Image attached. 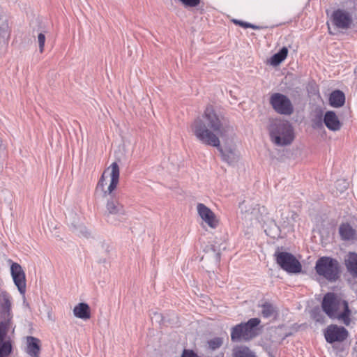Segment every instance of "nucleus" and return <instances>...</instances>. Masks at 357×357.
Masks as SVG:
<instances>
[{"mask_svg":"<svg viewBox=\"0 0 357 357\" xmlns=\"http://www.w3.org/2000/svg\"><path fill=\"white\" fill-rule=\"evenodd\" d=\"M194 135L202 144L217 148L222 160L234 164L237 155L234 151H223L220 139H227L232 133V128L223 123L212 107H207L202 116L196 118L191 125Z\"/></svg>","mask_w":357,"mask_h":357,"instance_id":"nucleus-1","label":"nucleus"},{"mask_svg":"<svg viewBox=\"0 0 357 357\" xmlns=\"http://www.w3.org/2000/svg\"><path fill=\"white\" fill-rule=\"evenodd\" d=\"M321 307L331 319H336L346 326L350 324L351 312L348 302L338 297L334 293H327L324 296Z\"/></svg>","mask_w":357,"mask_h":357,"instance_id":"nucleus-2","label":"nucleus"},{"mask_svg":"<svg viewBox=\"0 0 357 357\" xmlns=\"http://www.w3.org/2000/svg\"><path fill=\"white\" fill-rule=\"evenodd\" d=\"M269 134L271 142L276 146H287L294 140L293 129L287 121H273L269 127Z\"/></svg>","mask_w":357,"mask_h":357,"instance_id":"nucleus-3","label":"nucleus"},{"mask_svg":"<svg viewBox=\"0 0 357 357\" xmlns=\"http://www.w3.org/2000/svg\"><path fill=\"white\" fill-rule=\"evenodd\" d=\"M332 24L340 29H348L357 26V3L352 7L337 8L335 10L331 17Z\"/></svg>","mask_w":357,"mask_h":357,"instance_id":"nucleus-4","label":"nucleus"},{"mask_svg":"<svg viewBox=\"0 0 357 357\" xmlns=\"http://www.w3.org/2000/svg\"><path fill=\"white\" fill-rule=\"evenodd\" d=\"M261 321L258 318H252L247 322L241 323L231 328V340L232 342L250 341L257 335V326Z\"/></svg>","mask_w":357,"mask_h":357,"instance_id":"nucleus-5","label":"nucleus"},{"mask_svg":"<svg viewBox=\"0 0 357 357\" xmlns=\"http://www.w3.org/2000/svg\"><path fill=\"white\" fill-rule=\"evenodd\" d=\"M104 215L107 223L119 226L126 220L127 212L118 197H111L107 201Z\"/></svg>","mask_w":357,"mask_h":357,"instance_id":"nucleus-6","label":"nucleus"},{"mask_svg":"<svg viewBox=\"0 0 357 357\" xmlns=\"http://www.w3.org/2000/svg\"><path fill=\"white\" fill-rule=\"evenodd\" d=\"M315 270L319 275L330 282H335L340 278L339 262L328 257L319 258L316 262Z\"/></svg>","mask_w":357,"mask_h":357,"instance_id":"nucleus-7","label":"nucleus"},{"mask_svg":"<svg viewBox=\"0 0 357 357\" xmlns=\"http://www.w3.org/2000/svg\"><path fill=\"white\" fill-rule=\"evenodd\" d=\"M239 207L242 215L241 218L248 226L263 221L264 216L267 214L266 208L257 204L244 201L240 204Z\"/></svg>","mask_w":357,"mask_h":357,"instance_id":"nucleus-8","label":"nucleus"},{"mask_svg":"<svg viewBox=\"0 0 357 357\" xmlns=\"http://www.w3.org/2000/svg\"><path fill=\"white\" fill-rule=\"evenodd\" d=\"M277 264L285 271L289 273H298L301 271V264L296 258L287 252H275Z\"/></svg>","mask_w":357,"mask_h":357,"instance_id":"nucleus-9","label":"nucleus"},{"mask_svg":"<svg viewBox=\"0 0 357 357\" xmlns=\"http://www.w3.org/2000/svg\"><path fill=\"white\" fill-rule=\"evenodd\" d=\"M11 296L5 291H0V326L10 327L13 314L11 312Z\"/></svg>","mask_w":357,"mask_h":357,"instance_id":"nucleus-10","label":"nucleus"},{"mask_svg":"<svg viewBox=\"0 0 357 357\" xmlns=\"http://www.w3.org/2000/svg\"><path fill=\"white\" fill-rule=\"evenodd\" d=\"M270 104L278 114L290 115L294 112L291 100L284 94L275 93L270 98Z\"/></svg>","mask_w":357,"mask_h":357,"instance_id":"nucleus-11","label":"nucleus"},{"mask_svg":"<svg viewBox=\"0 0 357 357\" xmlns=\"http://www.w3.org/2000/svg\"><path fill=\"white\" fill-rule=\"evenodd\" d=\"M11 275L20 293L24 296L26 292L25 273L22 266L17 263H13L10 266Z\"/></svg>","mask_w":357,"mask_h":357,"instance_id":"nucleus-12","label":"nucleus"},{"mask_svg":"<svg viewBox=\"0 0 357 357\" xmlns=\"http://www.w3.org/2000/svg\"><path fill=\"white\" fill-rule=\"evenodd\" d=\"M324 335L326 340L329 343L342 342L347 339L348 331L344 327L331 325L326 330Z\"/></svg>","mask_w":357,"mask_h":357,"instance_id":"nucleus-13","label":"nucleus"},{"mask_svg":"<svg viewBox=\"0 0 357 357\" xmlns=\"http://www.w3.org/2000/svg\"><path fill=\"white\" fill-rule=\"evenodd\" d=\"M199 215L210 228L215 229L219 225V220L215 214L204 204L199 203L197 205Z\"/></svg>","mask_w":357,"mask_h":357,"instance_id":"nucleus-14","label":"nucleus"},{"mask_svg":"<svg viewBox=\"0 0 357 357\" xmlns=\"http://www.w3.org/2000/svg\"><path fill=\"white\" fill-rule=\"evenodd\" d=\"M68 226L71 231L79 237L88 238L87 229L84 225L81 218L77 215L72 214L68 219Z\"/></svg>","mask_w":357,"mask_h":357,"instance_id":"nucleus-15","label":"nucleus"},{"mask_svg":"<svg viewBox=\"0 0 357 357\" xmlns=\"http://www.w3.org/2000/svg\"><path fill=\"white\" fill-rule=\"evenodd\" d=\"M324 123L326 128L331 131H338L342 128V123L336 114L333 111H328L325 113Z\"/></svg>","mask_w":357,"mask_h":357,"instance_id":"nucleus-16","label":"nucleus"},{"mask_svg":"<svg viewBox=\"0 0 357 357\" xmlns=\"http://www.w3.org/2000/svg\"><path fill=\"white\" fill-rule=\"evenodd\" d=\"M110 169V177L111 181L107 187V189L105 191V195H111L116 188L119 180V167L116 162H113L108 168Z\"/></svg>","mask_w":357,"mask_h":357,"instance_id":"nucleus-17","label":"nucleus"},{"mask_svg":"<svg viewBox=\"0 0 357 357\" xmlns=\"http://www.w3.org/2000/svg\"><path fill=\"white\" fill-rule=\"evenodd\" d=\"M339 234L341 239L345 241L357 240V231L349 223H342L340 225Z\"/></svg>","mask_w":357,"mask_h":357,"instance_id":"nucleus-18","label":"nucleus"},{"mask_svg":"<svg viewBox=\"0 0 357 357\" xmlns=\"http://www.w3.org/2000/svg\"><path fill=\"white\" fill-rule=\"evenodd\" d=\"M10 327L0 326V357L8 356L12 351V345L10 340L3 341Z\"/></svg>","mask_w":357,"mask_h":357,"instance_id":"nucleus-19","label":"nucleus"},{"mask_svg":"<svg viewBox=\"0 0 357 357\" xmlns=\"http://www.w3.org/2000/svg\"><path fill=\"white\" fill-rule=\"evenodd\" d=\"M344 265L347 272L354 278H357V253L349 252L345 259Z\"/></svg>","mask_w":357,"mask_h":357,"instance_id":"nucleus-20","label":"nucleus"},{"mask_svg":"<svg viewBox=\"0 0 357 357\" xmlns=\"http://www.w3.org/2000/svg\"><path fill=\"white\" fill-rule=\"evenodd\" d=\"M26 353L31 357H39L40 351V340L33 336H28L26 337Z\"/></svg>","mask_w":357,"mask_h":357,"instance_id":"nucleus-21","label":"nucleus"},{"mask_svg":"<svg viewBox=\"0 0 357 357\" xmlns=\"http://www.w3.org/2000/svg\"><path fill=\"white\" fill-rule=\"evenodd\" d=\"M329 102L331 105L334 107L342 106L345 102L344 93L340 90L333 91L330 95Z\"/></svg>","mask_w":357,"mask_h":357,"instance_id":"nucleus-22","label":"nucleus"},{"mask_svg":"<svg viewBox=\"0 0 357 357\" xmlns=\"http://www.w3.org/2000/svg\"><path fill=\"white\" fill-rule=\"evenodd\" d=\"M261 314L264 318H275L278 315L277 308L270 303H265L261 306Z\"/></svg>","mask_w":357,"mask_h":357,"instance_id":"nucleus-23","label":"nucleus"},{"mask_svg":"<svg viewBox=\"0 0 357 357\" xmlns=\"http://www.w3.org/2000/svg\"><path fill=\"white\" fill-rule=\"evenodd\" d=\"M74 315L82 319L89 318V305L86 303H81L73 309Z\"/></svg>","mask_w":357,"mask_h":357,"instance_id":"nucleus-24","label":"nucleus"},{"mask_svg":"<svg viewBox=\"0 0 357 357\" xmlns=\"http://www.w3.org/2000/svg\"><path fill=\"white\" fill-rule=\"evenodd\" d=\"M233 357H257L253 351L245 346L236 347L232 351Z\"/></svg>","mask_w":357,"mask_h":357,"instance_id":"nucleus-25","label":"nucleus"},{"mask_svg":"<svg viewBox=\"0 0 357 357\" xmlns=\"http://www.w3.org/2000/svg\"><path fill=\"white\" fill-rule=\"evenodd\" d=\"M288 49L283 47L278 53L275 54L271 58V63L273 66H278L282 63L287 56Z\"/></svg>","mask_w":357,"mask_h":357,"instance_id":"nucleus-26","label":"nucleus"},{"mask_svg":"<svg viewBox=\"0 0 357 357\" xmlns=\"http://www.w3.org/2000/svg\"><path fill=\"white\" fill-rule=\"evenodd\" d=\"M223 344V339L222 337H214L208 341V345L210 349L215 350L220 348Z\"/></svg>","mask_w":357,"mask_h":357,"instance_id":"nucleus-27","label":"nucleus"},{"mask_svg":"<svg viewBox=\"0 0 357 357\" xmlns=\"http://www.w3.org/2000/svg\"><path fill=\"white\" fill-rule=\"evenodd\" d=\"M185 7H196L200 3V0H178Z\"/></svg>","mask_w":357,"mask_h":357,"instance_id":"nucleus-28","label":"nucleus"},{"mask_svg":"<svg viewBox=\"0 0 357 357\" xmlns=\"http://www.w3.org/2000/svg\"><path fill=\"white\" fill-rule=\"evenodd\" d=\"M45 42V36L43 33H40L38 36V43L39 46V50L42 53L44 50V45Z\"/></svg>","mask_w":357,"mask_h":357,"instance_id":"nucleus-29","label":"nucleus"},{"mask_svg":"<svg viewBox=\"0 0 357 357\" xmlns=\"http://www.w3.org/2000/svg\"><path fill=\"white\" fill-rule=\"evenodd\" d=\"M180 357H200L192 349H184Z\"/></svg>","mask_w":357,"mask_h":357,"instance_id":"nucleus-30","label":"nucleus"},{"mask_svg":"<svg viewBox=\"0 0 357 357\" xmlns=\"http://www.w3.org/2000/svg\"><path fill=\"white\" fill-rule=\"evenodd\" d=\"M240 26L243 27V28H251L255 30H259V29H263V26L255 25L251 23L243 22V21H242V22L240 24Z\"/></svg>","mask_w":357,"mask_h":357,"instance_id":"nucleus-31","label":"nucleus"},{"mask_svg":"<svg viewBox=\"0 0 357 357\" xmlns=\"http://www.w3.org/2000/svg\"><path fill=\"white\" fill-rule=\"evenodd\" d=\"M209 253L211 254L214 257L216 261H219L220 259V253L217 252L215 245H211L209 248Z\"/></svg>","mask_w":357,"mask_h":357,"instance_id":"nucleus-32","label":"nucleus"},{"mask_svg":"<svg viewBox=\"0 0 357 357\" xmlns=\"http://www.w3.org/2000/svg\"><path fill=\"white\" fill-rule=\"evenodd\" d=\"M102 257L101 259H100L99 261L100 262H105L106 261V259H107V256L108 255V247L107 246H104L103 245H102Z\"/></svg>","mask_w":357,"mask_h":357,"instance_id":"nucleus-33","label":"nucleus"},{"mask_svg":"<svg viewBox=\"0 0 357 357\" xmlns=\"http://www.w3.org/2000/svg\"><path fill=\"white\" fill-rule=\"evenodd\" d=\"M341 183H342V184H343V186H342L341 190L343 191V190H346L347 188V183L345 181H340H340H337L336 182V185H340Z\"/></svg>","mask_w":357,"mask_h":357,"instance_id":"nucleus-34","label":"nucleus"},{"mask_svg":"<svg viewBox=\"0 0 357 357\" xmlns=\"http://www.w3.org/2000/svg\"><path fill=\"white\" fill-rule=\"evenodd\" d=\"M233 22L234 24H238L239 26H240V24L242 22V21L238 20H234Z\"/></svg>","mask_w":357,"mask_h":357,"instance_id":"nucleus-35","label":"nucleus"},{"mask_svg":"<svg viewBox=\"0 0 357 357\" xmlns=\"http://www.w3.org/2000/svg\"><path fill=\"white\" fill-rule=\"evenodd\" d=\"M328 26L329 33H332V32L331 31V27L329 26V24H328Z\"/></svg>","mask_w":357,"mask_h":357,"instance_id":"nucleus-36","label":"nucleus"}]
</instances>
